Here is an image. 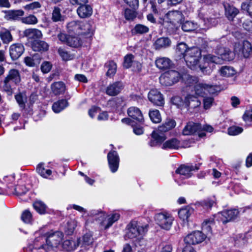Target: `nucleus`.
I'll return each mask as SVG.
<instances>
[{"instance_id":"obj_1","label":"nucleus","mask_w":252,"mask_h":252,"mask_svg":"<svg viewBox=\"0 0 252 252\" xmlns=\"http://www.w3.org/2000/svg\"><path fill=\"white\" fill-rule=\"evenodd\" d=\"M219 56L212 55L206 56V63L209 65V67L213 69L215 68V64H222L223 61L232 60L235 56V53H238V57L240 58H248L251 55L252 48H235L234 52H232L229 48H218Z\"/></svg>"},{"instance_id":"obj_2","label":"nucleus","mask_w":252,"mask_h":252,"mask_svg":"<svg viewBox=\"0 0 252 252\" xmlns=\"http://www.w3.org/2000/svg\"><path fill=\"white\" fill-rule=\"evenodd\" d=\"M148 224H141L136 221H131L127 225V231L125 235L126 239H133L136 241H140L148 231Z\"/></svg>"},{"instance_id":"obj_3","label":"nucleus","mask_w":252,"mask_h":252,"mask_svg":"<svg viewBox=\"0 0 252 252\" xmlns=\"http://www.w3.org/2000/svg\"><path fill=\"white\" fill-rule=\"evenodd\" d=\"M175 126L176 122L175 121L171 119L167 120L161 126H159L156 131H154L152 132L151 134L152 139L149 142V145L151 147H153L161 143L166 139V136L163 133L171 130Z\"/></svg>"},{"instance_id":"obj_4","label":"nucleus","mask_w":252,"mask_h":252,"mask_svg":"<svg viewBox=\"0 0 252 252\" xmlns=\"http://www.w3.org/2000/svg\"><path fill=\"white\" fill-rule=\"evenodd\" d=\"M88 215L98 220L102 228L104 229L108 228L120 218V215L118 213L107 215L104 212L98 210H91Z\"/></svg>"},{"instance_id":"obj_5","label":"nucleus","mask_w":252,"mask_h":252,"mask_svg":"<svg viewBox=\"0 0 252 252\" xmlns=\"http://www.w3.org/2000/svg\"><path fill=\"white\" fill-rule=\"evenodd\" d=\"M182 57L186 62L187 65L191 69L202 68L198 65L199 59L201 58V52L198 48H186L185 52L182 54Z\"/></svg>"},{"instance_id":"obj_6","label":"nucleus","mask_w":252,"mask_h":252,"mask_svg":"<svg viewBox=\"0 0 252 252\" xmlns=\"http://www.w3.org/2000/svg\"><path fill=\"white\" fill-rule=\"evenodd\" d=\"M20 81L21 78L18 70L15 69L10 70L3 81V90L8 95H11L14 87Z\"/></svg>"},{"instance_id":"obj_7","label":"nucleus","mask_w":252,"mask_h":252,"mask_svg":"<svg viewBox=\"0 0 252 252\" xmlns=\"http://www.w3.org/2000/svg\"><path fill=\"white\" fill-rule=\"evenodd\" d=\"M24 35L29 39L33 40L34 47H48L49 45L45 41L39 40L42 36L41 32L36 29H28L23 32Z\"/></svg>"},{"instance_id":"obj_8","label":"nucleus","mask_w":252,"mask_h":252,"mask_svg":"<svg viewBox=\"0 0 252 252\" xmlns=\"http://www.w3.org/2000/svg\"><path fill=\"white\" fill-rule=\"evenodd\" d=\"M63 236V233L60 231L49 233L46 239V244L42 245L41 246L42 248L45 249L48 252L53 248H57L62 241Z\"/></svg>"},{"instance_id":"obj_9","label":"nucleus","mask_w":252,"mask_h":252,"mask_svg":"<svg viewBox=\"0 0 252 252\" xmlns=\"http://www.w3.org/2000/svg\"><path fill=\"white\" fill-rule=\"evenodd\" d=\"M154 218L158 225L162 229L167 230L170 229L174 220L172 215L167 212L157 213L155 215Z\"/></svg>"},{"instance_id":"obj_10","label":"nucleus","mask_w":252,"mask_h":252,"mask_svg":"<svg viewBox=\"0 0 252 252\" xmlns=\"http://www.w3.org/2000/svg\"><path fill=\"white\" fill-rule=\"evenodd\" d=\"M204 127H202L199 123L189 122L183 130L184 135H189L196 133L199 138L205 136Z\"/></svg>"},{"instance_id":"obj_11","label":"nucleus","mask_w":252,"mask_h":252,"mask_svg":"<svg viewBox=\"0 0 252 252\" xmlns=\"http://www.w3.org/2000/svg\"><path fill=\"white\" fill-rule=\"evenodd\" d=\"M180 77L179 73L175 70H170L161 75L159 82L162 85L170 86L179 81Z\"/></svg>"},{"instance_id":"obj_12","label":"nucleus","mask_w":252,"mask_h":252,"mask_svg":"<svg viewBox=\"0 0 252 252\" xmlns=\"http://www.w3.org/2000/svg\"><path fill=\"white\" fill-rule=\"evenodd\" d=\"M58 37L62 43L72 47L87 46V45H83L81 38L78 37L68 35L63 33L59 34Z\"/></svg>"},{"instance_id":"obj_13","label":"nucleus","mask_w":252,"mask_h":252,"mask_svg":"<svg viewBox=\"0 0 252 252\" xmlns=\"http://www.w3.org/2000/svg\"><path fill=\"white\" fill-rule=\"evenodd\" d=\"M204 239V234L202 232L195 231L187 235L184 238V242L189 245H196L202 242Z\"/></svg>"},{"instance_id":"obj_14","label":"nucleus","mask_w":252,"mask_h":252,"mask_svg":"<svg viewBox=\"0 0 252 252\" xmlns=\"http://www.w3.org/2000/svg\"><path fill=\"white\" fill-rule=\"evenodd\" d=\"M148 97L149 101L155 105L161 106L164 104L163 95L158 89L151 90L148 93Z\"/></svg>"},{"instance_id":"obj_15","label":"nucleus","mask_w":252,"mask_h":252,"mask_svg":"<svg viewBox=\"0 0 252 252\" xmlns=\"http://www.w3.org/2000/svg\"><path fill=\"white\" fill-rule=\"evenodd\" d=\"M202 163H198L195 166L182 165L176 170L175 173L183 176V178L185 179L189 178L192 175V171L194 169H199V166Z\"/></svg>"},{"instance_id":"obj_16","label":"nucleus","mask_w":252,"mask_h":252,"mask_svg":"<svg viewBox=\"0 0 252 252\" xmlns=\"http://www.w3.org/2000/svg\"><path fill=\"white\" fill-rule=\"evenodd\" d=\"M107 158L109 168L112 173L116 172L119 165L120 158L117 152L112 151L108 153Z\"/></svg>"},{"instance_id":"obj_17","label":"nucleus","mask_w":252,"mask_h":252,"mask_svg":"<svg viewBox=\"0 0 252 252\" xmlns=\"http://www.w3.org/2000/svg\"><path fill=\"white\" fill-rule=\"evenodd\" d=\"M239 214V211L236 209L225 210L219 214L221 216L220 220L223 223L234 220L238 217Z\"/></svg>"},{"instance_id":"obj_18","label":"nucleus","mask_w":252,"mask_h":252,"mask_svg":"<svg viewBox=\"0 0 252 252\" xmlns=\"http://www.w3.org/2000/svg\"><path fill=\"white\" fill-rule=\"evenodd\" d=\"M124 89L122 82L116 81L110 84L106 88L105 93L109 96H116L119 94Z\"/></svg>"},{"instance_id":"obj_19","label":"nucleus","mask_w":252,"mask_h":252,"mask_svg":"<svg viewBox=\"0 0 252 252\" xmlns=\"http://www.w3.org/2000/svg\"><path fill=\"white\" fill-rule=\"evenodd\" d=\"M182 14L179 11H169L165 14L164 17V20L167 22L175 24L178 23L181 20Z\"/></svg>"},{"instance_id":"obj_20","label":"nucleus","mask_w":252,"mask_h":252,"mask_svg":"<svg viewBox=\"0 0 252 252\" xmlns=\"http://www.w3.org/2000/svg\"><path fill=\"white\" fill-rule=\"evenodd\" d=\"M189 81H192L194 82L192 83V84H195V85L194 86V91L195 94L198 96H202V103L205 107V97H203V95L204 94V85L203 83H198V80L197 78L193 76H190L189 77Z\"/></svg>"},{"instance_id":"obj_21","label":"nucleus","mask_w":252,"mask_h":252,"mask_svg":"<svg viewBox=\"0 0 252 252\" xmlns=\"http://www.w3.org/2000/svg\"><path fill=\"white\" fill-rule=\"evenodd\" d=\"M127 114L129 117L139 123H142L144 121L142 112L137 107H129L127 110Z\"/></svg>"},{"instance_id":"obj_22","label":"nucleus","mask_w":252,"mask_h":252,"mask_svg":"<svg viewBox=\"0 0 252 252\" xmlns=\"http://www.w3.org/2000/svg\"><path fill=\"white\" fill-rule=\"evenodd\" d=\"M156 66L160 70H164L170 68L172 65V61L168 58L160 57L155 62Z\"/></svg>"},{"instance_id":"obj_23","label":"nucleus","mask_w":252,"mask_h":252,"mask_svg":"<svg viewBox=\"0 0 252 252\" xmlns=\"http://www.w3.org/2000/svg\"><path fill=\"white\" fill-rule=\"evenodd\" d=\"M79 16L82 18L90 17L93 13V9L89 4H83L77 10Z\"/></svg>"},{"instance_id":"obj_24","label":"nucleus","mask_w":252,"mask_h":252,"mask_svg":"<svg viewBox=\"0 0 252 252\" xmlns=\"http://www.w3.org/2000/svg\"><path fill=\"white\" fill-rule=\"evenodd\" d=\"M225 9V15L228 20H233L234 18L239 13V10L234 6L230 5L228 3L224 4Z\"/></svg>"},{"instance_id":"obj_25","label":"nucleus","mask_w":252,"mask_h":252,"mask_svg":"<svg viewBox=\"0 0 252 252\" xmlns=\"http://www.w3.org/2000/svg\"><path fill=\"white\" fill-rule=\"evenodd\" d=\"M94 31V28L90 23L81 22L79 35H86L87 37H90L93 35Z\"/></svg>"},{"instance_id":"obj_26","label":"nucleus","mask_w":252,"mask_h":252,"mask_svg":"<svg viewBox=\"0 0 252 252\" xmlns=\"http://www.w3.org/2000/svg\"><path fill=\"white\" fill-rule=\"evenodd\" d=\"M181 147V143L176 138H172L165 141L162 146L163 149L177 150Z\"/></svg>"},{"instance_id":"obj_27","label":"nucleus","mask_w":252,"mask_h":252,"mask_svg":"<svg viewBox=\"0 0 252 252\" xmlns=\"http://www.w3.org/2000/svg\"><path fill=\"white\" fill-rule=\"evenodd\" d=\"M51 88L52 92L56 95L63 94L66 90L65 84L60 81L53 83Z\"/></svg>"},{"instance_id":"obj_28","label":"nucleus","mask_w":252,"mask_h":252,"mask_svg":"<svg viewBox=\"0 0 252 252\" xmlns=\"http://www.w3.org/2000/svg\"><path fill=\"white\" fill-rule=\"evenodd\" d=\"M81 22L72 21L66 25L67 31L70 33L80 34Z\"/></svg>"},{"instance_id":"obj_29","label":"nucleus","mask_w":252,"mask_h":252,"mask_svg":"<svg viewBox=\"0 0 252 252\" xmlns=\"http://www.w3.org/2000/svg\"><path fill=\"white\" fill-rule=\"evenodd\" d=\"M219 72L220 75L223 77H231L234 76L236 73V70L234 67L230 66H222L219 70Z\"/></svg>"},{"instance_id":"obj_30","label":"nucleus","mask_w":252,"mask_h":252,"mask_svg":"<svg viewBox=\"0 0 252 252\" xmlns=\"http://www.w3.org/2000/svg\"><path fill=\"white\" fill-rule=\"evenodd\" d=\"M184 103L187 106L190 107L191 108L197 107L201 104V101L196 96L190 94L187 95Z\"/></svg>"},{"instance_id":"obj_31","label":"nucleus","mask_w":252,"mask_h":252,"mask_svg":"<svg viewBox=\"0 0 252 252\" xmlns=\"http://www.w3.org/2000/svg\"><path fill=\"white\" fill-rule=\"evenodd\" d=\"M193 209L187 206L181 209L178 212L179 217L183 221L188 222L190 216L193 213Z\"/></svg>"},{"instance_id":"obj_32","label":"nucleus","mask_w":252,"mask_h":252,"mask_svg":"<svg viewBox=\"0 0 252 252\" xmlns=\"http://www.w3.org/2000/svg\"><path fill=\"white\" fill-rule=\"evenodd\" d=\"M24 12L22 10H11L6 12L5 18L8 20H16L24 15Z\"/></svg>"},{"instance_id":"obj_33","label":"nucleus","mask_w":252,"mask_h":252,"mask_svg":"<svg viewBox=\"0 0 252 252\" xmlns=\"http://www.w3.org/2000/svg\"><path fill=\"white\" fill-rule=\"evenodd\" d=\"M105 67L107 69L106 75L109 77H112L117 71V64L113 61H109L105 63Z\"/></svg>"},{"instance_id":"obj_34","label":"nucleus","mask_w":252,"mask_h":252,"mask_svg":"<svg viewBox=\"0 0 252 252\" xmlns=\"http://www.w3.org/2000/svg\"><path fill=\"white\" fill-rule=\"evenodd\" d=\"M68 106V102L65 99H61L54 102L52 105V110L56 113H60Z\"/></svg>"},{"instance_id":"obj_35","label":"nucleus","mask_w":252,"mask_h":252,"mask_svg":"<svg viewBox=\"0 0 252 252\" xmlns=\"http://www.w3.org/2000/svg\"><path fill=\"white\" fill-rule=\"evenodd\" d=\"M58 52L63 61H69L72 60L75 54L74 51L70 52V51H67L66 48H59Z\"/></svg>"},{"instance_id":"obj_36","label":"nucleus","mask_w":252,"mask_h":252,"mask_svg":"<svg viewBox=\"0 0 252 252\" xmlns=\"http://www.w3.org/2000/svg\"><path fill=\"white\" fill-rule=\"evenodd\" d=\"M34 209L40 214H44L46 213L47 208L46 204L40 200H36L33 203Z\"/></svg>"},{"instance_id":"obj_37","label":"nucleus","mask_w":252,"mask_h":252,"mask_svg":"<svg viewBox=\"0 0 252 252\" xmlns=\"http://www.w3.org/2000/svg\"><path fill=\"white\" fill-rule=\"evenodd\" d=\"M171 40L167 37L159 38L155 43L156 47H167L171 46Z\"/></svg>"},{"instance_id":"obj_38","label":"nucleus","mask_w":252,"mask_h":252,"mask_svg":"<svg viewBox=\"0 0 252 252\" xmlns=\"http://www.w3.org/2000/svg\"><path fill=\"white\" fill-rule=\"evenodd\" d=\"M79 245L78 242L76 243L73 240H66L63 243V248L66 251L74 250Z\"/></svg>"},{"instance_id":"obj_39","label":"nucleus","mask_w":252,"mask_h":252,"mask_svg":"<svg viewBox=\"0 0 252 252\" xmlns=\"http://www.w3.org/2000/svg\"><path fill=\"white\" fill-rule=\"evenodd\" d=\"M81 242H82V245L84 247L89 246L93 243V238L91 233H86L82 237V239L79 238L78 242L79 244Z\"/></svg>"},{"instance_id":"obj_40","label":"nucleus","mask_w":252,"mask_h":252,"mask_svg":"<svg viewBox=\"0 0 252 252\" xmlns=\"http://www.w3.org/2000/svg\"><path fill=\"white\" fill-rule=\"evenodd\" d=\"M77 221L75 220H70L66 223L65 228V232L67 235H72L77 226Z\"/></svg>"},{"instance_id":"obj_41","label":"nucleus","mask_w":252,"mask_h":252,"mask_svg":"<svg viewBox=\"0 0 252 252\" xmlns=\"http://www.w3.org/2000/svg\"><path fill=\"white\" fill-rule=\"evenodd\" d=\"M149 115L151 121L154 123H159L161 121L160 114L158 110H150L149 112Z\"/></svg>"},{"instance_id":"obj_42","label":"nucleus","mask_w":252,"mask_h":252,"mask_svg":"<svg viewBox=\"0 0 252 252\" xmlns=\"http://www.w3.org/2000/svg\"><path fill=\"white\" fill-rule=\"evenodd\" d=\"M37 173L43 178H47L52 173V171L50 169H46L43 167V163L39 164L36 167Z\"/></svg>"},{"instance_id":"obj_43","label":"nucleus","mask_w":252,"mask_h":252,"mask_svg":"<svg viewBox=\"0 0 252 252\" xmlns=\"http://www.w3.org/2000/svg\"><path fill=\"white\" fill-rule=\"evenodd\" d=\"M220 91V87L216 85L206 84V92L215 96Z\"/></svg>"},{"instance_id":"obj_44","label":"nucleus","mask_w":252,"mask_h":252,"mask_svg":"<svg viewBox=\"0 0 252 252\" xmlns=\"http://www.w3.org/2000/svg\"><path fill=\"white\" fill-rule=\"evenodd\" d=\"M24 51V48H10L9 53L11 58L16 60L19 58Z\"/></svg>"},{"instance_id":"obj_45","label":"nucleus","mask_w":252,"mask_h":252,"mask_svg":"<svg viewBox=\"0 0 252 252\" xmlns=\"http://www.w3.org/2000/svg\"><path fill=\"white\" fill-rule=\"evenodd\" d=\"M0 37L4 44H8L12 40V36L8 30H5L0 33Z\"/></svg>"},{"instance_id":"obj_46","label":"nucleus","mask_w":252,"mask_h":252,"mask_svg":"<svg viewBox=\"0 0 252 252\" xmlns=\"http://www.w3.org/2000/svg\"><path fill=\"white\" fill-rule=\"evenodd\" d=\"M165 0H158V2L156 0H150V3L151 5V9L155 14H158V9H160V4L164 2Z\"/></svg>"},{"instance_id":"obj_47","label":"nucleus","mask_w":252,"mask_h":252,"mask_svg":"<svg viewBox=\"0 0 252 252\" xmlns=\"http://www.w3.org/2000/svg\"><path fill=\"white\" fill-rule=\"evenodd\" d=\"M196 25L191 21H186L183 23L182 29L185 32H191L195 30Z\"/></svg>"},{"instance_id":"obj_48","label":"nucleus","mask_w":252,"mask_h":252,"mask_svg":"<svg viewBox=\"0 0 252 252\" xmlns=\"http://www.w3.org/2000/svg\"><path fill=\"white\" fill-rule=\"evenodd\" d=\"M52 19L54 22H59L63 20V17L61 13V9L58 7H55L52 12Z\"/></svg>"},{"instance_id":"obj_49","label":"nucleus","mask_w":252,"mask_h":252,"mask_svg":"<svg viewBox=\"0 0 252 252\" xmlns=\"http://www.w3.org/2000/svg\"><path fill=\"white\" fill-rule=\"evenodd\" d=\"M243 131L242 127L233 126H230L227 129V133L229 135L235 136L241 133Z\"/></svg>"},{"instance_id":"obj_50","label":"nucleus","mask_w":252,"mask_h":252,"mask_svg":"<svg viewBox=\"0 0 252 252\" xmlns=\"http://www.w3.org/2000/svg\"><path fill=\"white\" fill-rule=\"evenodd\" d=\"M21 20L22 23L29 25L35 24L38 21L36 17L33 15L23 18Z\"/></svg>"},{"instance_id":"obj_51","label":"nucleus","mask_w":252,"mask_h":252,"mask_svg":"<svg viewBox=\"0 0 252 252\" xmlns=\"http://www.w3.org/2000/svg\"><path fill=\"white\" fill-rule=\"evenodd\" d=\"M216 205V199L215 196L209 197L206 200V211L211 210Z\"/></svg>"},{"instance_id":"obj_52","label":"nucleus","mask_w":252,"mask_h":252,"mask_svg":"<svg viewBox=\"0 0 252 252\" xmlns=\"http://www.w3.org/2000/svg\"><path fill=\"white\" fill-rule=\"evenodd\" d=\"M134 60V56L131 54H128L125 57L123 63L124 66L126 68H128L132 65Z\"/></svg>"},{"instance_id":"obj_53","label":"nucleus","mask_w":252,"mask_h":252,"mask_svg":"<svg viewBox=\"0 0 252 252\" xmlns=\"http://www.w3.org/2000/svg\"><path fill=\"white\" fill-rule=\"evenodd\" d=\"M134 30L136 33L143 34L148 32L149 28L143 25L137 24L135 26Z\"/></svg>"},{"instance_id":"obj_54","label":"nucleus","mask_w":252,"mask_h":252,"mask_svg":"<svg viewBox=\"0 0 252 252\" xmlns=\"http://www.w3.org/2000/svg\"><path fill=\"white\" fill-rule=\"evenodd\" d=\"M241 8L243 10L247 11L249 15L252 17V2H243Z\"/></svg>"},{"instance_id":"obj_55","label":"nucleus","mask_w":252,"mask_h":252,"mask_svg":"<svg viewBox=\"0 0 252 252\" xmlns=\"http://www.w3.org/2000/svg\"><path fill=\"white\" fill-rule=\"evenodd\" d=\"M15 99L20 107L24 108L26 98L21 94H19L15 96Z\"/></svg>"},{"instance_id":"obj_56","label":"nucleus","mask_w":252,"mask_h":252,"mask_svg":"<svg viewBox=\"0 0 252 252\" xmlns=\"http://www.w3.org/2000/svg\"><path fill=\"white\" fill-rule=\"evenodd\" d=\"M21 219L24 222L30 223L32 220V214L28 210H26L22 213Z\"/></svg>"},{"instance_id":"obj_57","label":"nucleus","mask_w":252,"mask_h":252,"mask_svg":"<svg viewBox=\"0 0 252 252\" xmlns=\"http://www.w3.org/2000/svg\"><path fill=\"white\" fill-rule=\"evenodd\" d=\"M125 17L127 20H133L136 17V13L133 10L126 9L125 11Z\"/></svg>"},{"instance_id":"obj_58","label":"nucleus","mask_w":252,"mask_h":252,"mask_svg":"<svg viewBox=\"0 0 252 252\" xmlns=\"http://www.w3.org/2000/svg\"><path fill=\"white\" fill-rule=\"evenodd\" d=\"M14 190L17 195H22L25 194L28 191V189L24 185H22L17 186Z\"/></svg>"},{"instance_id":"obj_59","label":"nucleus","mask_w":252,"mask_h":252,"mask_svg":"<svg viewBox=\"0 0 252 252\" xmlns=\"http://www.w3.org/2000/svg\"><path fill=\"white\" fill-rule=\"evenodd\" d=\"M52 68V64L50 62H44L41 65V70L44 73L49 72Z\"/></svg>"},{"instance_id":"obj_60","label":"nucleus","mask_w":252,"mask_h":252,"mask_svg":"<svg viewBox=\"0 0 252 252\" xmlns=\"http://www.w3.org/2000/svg\"><path fill=\"white\" fill-rule=\"evenodd\" d=\"M41 7L40 3L38 1H34L26 5L24 7L26 10H33Z\"/></svg>"},{"instance_id":"obj_61","label":"nucleus","mask_w":252,"mask_h":252,"mask_svg":"<svg viewBox=\"0 0 252 252\" xmlns=\"http://www.w3.org/2000/svg\"><path fill=\"white\" fill-rule=\"evenodd\" d=\"M249 235V234H246L245 235H241L239 237V239L236 240L235 244L239 246L245 245L248 241L247 240H246V238H247Z\"/></svg>"},{"instance_id":"obj_62","label":"nucleus","mask_w":252,"mask_h":252,"mask_svg":"<svg viewBox=\"0 0 252 252\" xmlns=\"http://www.w3.org/2000/svg\"><path fill=\"white\" fill-rule=\"evenodd\" d=\"M243 119L246 122H252V109L247 110L243 116Z\"/></svg>"},{"instance_id":"obj_63","label":"nucleus","mask_w":252,"mask_h":252,"mask_svg":"<svg viewBox=\"0 0 252 252\" xmlns=\"http://www.w3.org/2000/svg\"><path fill=\"white\" fill-rule=\"evenodd\" d=\"M124 1L133 9H136L138 7V0H124Z\"/></svg>"},{"instance_id":"obj_64","label":"nucleus","mask_w":252,"mask_h":252,"mask_svg":"<svg viewBox=\"0 0 252 252\" xmlns=\"http://www.w3.org/2000/svg\"><path fill=\"white\" fill-rule=\"evenodd\" d=\"M243 28L247 31L252 32V21L249 20H246L243 23Z\"/></svg>"}]
</instances>
